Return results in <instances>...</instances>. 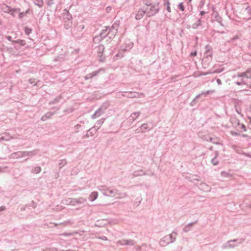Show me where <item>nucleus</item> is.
I'll return each mask as SVG.
<instances>
[{"label": "nucleus", "mask_w": 251, "mask_h": 251, "mask_svg": "<svg viewBox=\"0 0 251 251\" xmlns=\"http://www.w3.org/2000/svg\"><path fill=\"white\" fill-rule=\"evenodd\" d=\"M245 72L234 77L235 83L238 85H246L247 87L251 88V81L248 80Z\"/></svg>", "instance_id": "1"}, {"label": "nucleus", "mask_w": 251, "mask_h": 251, "mask_svg": "<svg viewBox=\"0 0 251 251\" xmlns=\"http://www.w3.org/2000/svg\"><path fill=\"white\" fill-rule=\"evenodd\" d=\"M176 237H173V234H170L163 237L159 242V245L162 247H164L170 243L175 241Z\"/></svg>", "instance_id": "2"}, {"label": "nucleus", "mask_w": 251, "mask_h": 251, "mask_svg": "<svg viewBox=\"0 0 251 251\" xmlns=\"http://www.w3.org/2000/svg\"><path fill=\"white\" fill-rule=\"evenodd\" d=\"M158 8L157 6L150 4L148 5L146 9V12L148 16H151L157 12Z\"/></svg>", "instance_id": "3"}, {"label": "nucleus", "mask_w": 251, "mask_h": 251, "mask_svg": "<svg viewBox=\"0 0 251 251\" xmlns=\"http://www.w3.org/2000/svg\"><path fill=\"white\" fill-rule=\"evenodd\" d=\"M103 194L108 197H115L118 195V190L111 188H106L103 192Z\"/></svg>", "instance_id": "4"}, {"label": "nucleus", "mask_w": 251, "mask_h": 251, "mask_svg": "<svg viewBox=\"0 0 251 251\" xmlns=\"http://www.w3.org/2000/svg\"><path fill=\"white\" fill-rule=\"evenodd\" d=\"M124 96L125 97L130 98H141L144 96V94L142 93H139L133 92H126Z\"/></svg>", "instance_id": "5"}, {"label": "nucleus", "mask_w": 251, "mask_h": 251, "mask_svg": "<svg viewBox=\"0 0 251 251\" xmlns=\"http://www.w3.org/2000/svg\"><path fill=\"white\" fill-rule=\"evenodd\" d=\"M199 188L206 192H210L211 190L210 186L205 183H201L199 185Z\"/></svg>", "instance_id": "6"}, {"label": "nucleus", "mask_w": 251, "mask_h": 251, "mask_svg": "<svg viewBox=\"0 0 251 251\" xmlns=\"http://www.w3.org/2000/svg\"><path fill=\"white\" fill-rule=\"evenodd\" d=\"M1 9L3 12L8 13H11V12H12V11H17V9H11L10 7H9L8 6H7L6 5H5V4H3L1 6Z\"/></svg>", "instance_id": "7"}, {"label": "nucleus", "mask_w": 251, "mask_h": 251, "mask_svg": "<svg viewBox=\"0 0 251 251\" xmlns=\"http://www.w3.org/2000/svg\"><path fill=\"white\" fill-rule=\"evenodd\" d=\"M235 241H236L235 240L228 241V242L226 243L223 246V249H229V248H234V247L237 246L236 245L233 244Z\"/></svg>", "instance_id": "8"}, {"label": "nucleus", "mask_w": 251, "mask_h": 251, "mask_svg": "<svg viewBox=\"0 0 251 251\" xmlns=\"http://www.w3.org/2000/svg\"><path fill=\"white\" fill-rule=\"evenodd\" d=\"M37 152V151L36 150H34V151H24V152H21V154L22 155V157H25V156H33V155L36 154Z\"/></svg>", "instance_id": "9"}, {"label": "nucleus", "mask_w": 251, "mask_h": 251, "mask_svg": "<svg viewBox=\"0 0 251 251\" xmlns=\"http://www.w3.org/2000/svg\"><path fill=\"white\" fill-rule=\"evenodd\" d=\"M98 197V193L96 191L92 192L88 197V200L90 201H94Z\"/></svg>", "instance_id": "10"}, {"label": "nucleus", "mask_w": 251, "mask_h": 251, "mask_svg": "<svg viewBox=\"0 0 251 251\" xmlns=\"http://www.w3.org/2000/svg\"><path fill=\"white\" fill-rule=\"evenodd\" d=\"M148 128V125L147 124H144L142 125V126L136 129V133H139L141 132H145Z\"/></svg>", "instance_id": "11"}, {"label": "nucleus", "mask_w": 251, "mask_h": 251, "mask_svg": "<svg viewBox=\"0 0 251 251\" xmlns=\"http://www.w3.org/2000/svg\"><path fill=\"white\" fill-rule=\"evenodd\" d=\"M86 201V199L80 197L76 199H74V205H75L76 204H82L84 202H85Z\"/></svg>", "instance_id": "12"}, {"label": "nucleus", "mask_w": 251, "mask_h": 251, "mask_svg": "<svg viewBox=\"0 0 251 251\" xmlns=\"http://www.w3.org/2000/svg\"><path fill=\"white\" fill-rule=\"evenodd\" d=\"M72 17L71 14L69 13L68 11H65V12L63 13V19L65 20L66 22H70L71 20Z\"/></svg>", "instance_id": "13"}, {"label": "nucleus", "mask_w": 251, "mask_h": 251, "mask_svg": "<svg viewBox=\"0 0 251 251\" xmlns=\"http://www.w3.org/2000/svg\"><path fill=\"white\" fill-rule=\"evenodd\" d=\"M74 199L68 198L65 199L62 201V203L66 205H74Z\"/></svg>", "instance_id": "14"}, {"label": "nucleus", "mask_w": 251, "mask_h": 251, "mask_svg": "<svg viewBox=\"0 0 251 251\" xmlns=\"http://www.w3.org/2000/svg\"><path fill=\"white\" fill-rule=\"evenodd\" d=\"M215 91L213 90H208L206 92H202L201 94H199L198 95L196 98H195V99L193 101L195 100H196L199 99L200 98L201 96L202 95H204V96H207V95L209 94H211V93H214Z\"/></svg>", "instance_id": "15"}, {"label": "nucleus", "mask_w": 251, "mask_h": 251, "mask_svg": "<svg viewBox=\"0 0 251 251\" xmlns=\"http://www.w3.org/2000/svg\"><path fill=\"white\" fill-rule=\"evenodd\" d=\"M103 112V110L102 108H99L97 111L95 112V113L92 115V118L95 119L97 117H99L102 113Z\"/></svg>", "instance_id": "16"}, {"label": "nucleus", "mask_w": 251, "mask_h": 251, "mask_svg": "<svg viewBox=\"0 0 251 251\" xmlns=\"http://www.w3.org/2000/svg\"><path fill=\"white\" fill-rule=\"evenodd\" d=\"M140 115V112H134L131 114L129 121H131L132 122H133L135 119H136Z\"/></svg>", "instance_id": "17"}, {"label": "nucleus", "mask_w": 251, "mask_h": 251, "mask_svg": "<svg viewBox=\"0 0 251 251\" xmlns=\"http://www.w3.org/2000/svg\"><path fill=\"white\" fill-rule=\"evenodd\" d=\"M196 222H193L189 223L187 225L184 226L183 229V230L185 232H187L190 231L192 227V226L196 223Z\"/></svg>", "instance_id": "18"}, {"label": "nucleus", "mask_w": 251, "mask_h": 251, "mask_svg": "<svg viewBox=\"0 0 251 251\" xmlns=\"http://www.w3.org/2000/svg\"><path fill=\"white\" fill-rule=\"evenodd\" d=\"M206 51L204 53V58H208L209 57L210 58H211V49L209 46H206Z\"/></svg>", "instance_id": "19"}, {"label": "nucleus", "mask_w": 251, "mask_h": 251, "mask_svg": "<svg viewBox=\"0 0 251 251\" xmlns=\"http://www.w3.org/2000/svg\"><path fill=\"white\" fill-rule=\"evenodd\" d=\"M201 25V21L199 19L192 25V27L194 29H197Z\"/></svg>", "instance_id": "20"}, {"label": "nucleus", "mask_w": 251, "mask_h": 251, "mask_svg": "<svg viewBox=\"0 0 251 251\" xmlns=\"http://www.w3.org/2000/svg\"><path fill=\"white\" fill-rule=\"evenodd\" d=\"M21 151L13 153L10 155V157L13 158H21L22 155H21Z\"/></svg>", "instance_id": "21"}, {"label": "nucleus", "mask_w": 251, "mask_h": 251, "mask_svg": "<svg viewBox=\"0 0 251 251\" xmlns=\"http://www.w3.org/2000/svg\"><path fill=\"white\" fill-rule=\"evenodd\" d=\"M145 12H146V11H144V10L139 11L138 12V14L136 15L135 18L137 20L140 19L143 16V15L145 14Z\"/></svg>", "instance_id": "22"}, {"label": "nucleus", "mask_w": 251, "mask_h": 251, "mask_svg": "<svg viewBox=\"0 0 251 251\" xmlns=\"http://www.w3.org/2000/svg\"><path fill=\"white\" fill-rule=\"evenodd\" d=\"M132 175L134 176H137L145 175V173L142 170H139L134 172Z\"/></svg>", "instance_id": "23"}, {"label": "nucleus", "mask_w": 251, "mask_h": 251, "mask_svg": "<svg viewBox=\"0 0 251 251\" xmlns=\"http://www.w3.org/2000/svg\"><path fill=\"white\" fill-rule=\"evenodd\" d=\"M209 140L213 143L214 144H219V139L216 137H209Z\"/></svg>", "instance_id": "24"}, {"label": "nucleus", "mask_w": 251, "mask_h": 251, "mask_svg": "<svg viewBox=\"0 0 251 251\" xmlns=\"http://www.w3.org/2000/svg\"><path fill=\"white\" fill-rule=\"evenodd\" d=\"M99 73V71H95V72H93L92 74H88L87 75H86L85 76V79H88L89 78H92L93 76L96 75L98 73Z\"/></svg>", "instance_id": "25"}, {"label": "nucleus", "mask_w": 251, "mask_h": 251, "mask_svg": "<svg viewBox=\"0 0 251 251\" xmlns=\"http://www.w3.org/2000/svg\"><path fill=\"white\" fill-rule=\"evenodd\" d=\"M34 3L40 7H41L43 5V0H34Z\"/></svg>", "instance_id": "26"}, {"label": "nucleus", "mask_w": 251, "mask_h": 251, "mask_svg": "<svg viewBox=\"0 0 251 251\" xmlns=\"http://www.w3.org/2000/svg\"><path fill=\"white\" fill-rule=\"evenodd\" d=\"M221 175L222 176L225 177H232V175L228 172H226L225 171H222L221 173Z\"/></svg>", "instance_id": "27"}, {"label": "nucleus", "mask_w": 251, "mask_h": 251, "mask_svg": "<svg viewBox=\"0 0 251 251\" xmlns=\"http://www.w3.org/2000/svg\"><path fill=\"white\" fill-rule=\"evenodd\" d=\"M218 155V153L216 152L215 158L211 160V163L213 165H216L218 164L219 161L217 159V156Z\"/></svg>", "instance_id": "28"}, {"label": "nucleus", "mask_w": 251, "mask_h": 251, "mask_svg": "<svg viewBox=\"0 0 251 251\" xmlns=\"http://www.w3.org/2000/svg\"><path fill=\"white\" fill-rule=\"evenodd\" d=\"M102 37L100 35L98 36H95L93 39V41L95 43H98L100 42V41L102 39Z\"/></svg>", "instance_id": "29"}, {"label": "nucleus", "mask_w": 251, "mask_h": 251, "mask_svg": "<svg viewBox=\"0 0 251 251\" xmlns=\"http://www.w3.org/2000/svg\"><path fill=\"white\" fill-rule=\"evenodd\" d=\"M13 42L20 44L21 46H25V42L24 40H18L16 41H13Z\"/></svg>", "instance_id": "30"}, {"label": "nucleus", "mask_w": 251, "mask_h": 251, "mask_svg": "<svg viewBox=\"0 0 251 251\" xmlns=\"http://www.w3.org/2000/svg\"><path fill=\"white\" fill-rule=\"evenodd\" d=\"M41 171V169L39 167H35L34 169H32V173L35 174H38L40 173Z\"/></svg>", "instance_id": "31"}, {"label": "nucleus", "mask_w": 251, "mask_h": 251, "mask_svg": "<svg viewBox=\"0 0 251 251\" xmlns=\"http://www.w3.org/2000/svg\"><path fill=\"white\" fill-rule=\"evenodd\" d=\"M117 244H120L122 246L126 245V240L123 239V240H119L117 242Z\"/></svg>", "instance_id": "32"}, {"label": "nucleus", "mask_w": 251, "mask_h": 251, "mask_svg": "<svg viewBox=\"0 0 251 251\" xmlns=\"http://www.w3.org/2000/svg\"><path fill=\"white\" fill-rule=\"evenodd\" d=\"M104 50V47L103 45H100L98 47V53H102L103 50Z\"/></svg>", "instance_id": "33"}, {"label": "nucleus", "mask_w": 251, "mask_h": 251, "mask_svg": "<svg viewBox=\"0 0 251 251\" xmlns=\"http://www.w3.org/2000/svg\"><path fill=\"white\" fill-rule=\"evenodd\" d=\"M135 242L134 240L131 239L126 240V245L133 246L135 244Z\"/></svg>", "instance_id": "34"}, {"label": "nucleus", "mask_w": 251, "mask_h": 251, "mask_svg": "<svg viewBox=\"0 0 251 251\" xmlns=\"http://www.w3.org/2000/svg\"><path fill=\"white\" fill-rule=\"evenodd\" d=\"M245 73L246 74V75L248 76V80H250V78H251V69L247 70Z\"/></svg>", "instance_id": "35"}, {"label": "nucleus", "mask_w": 251, "mask_h": 251, "mask_svg": "<svg viewBox=\"0 0 251 251\" xmlns=\"http://www.w3.org/2000/svg\"><path fill=\"white\" fill-rule=\"evenodd\" d=\"M107 28L105 29H103L102 31L100 33V35L101 36L102 38L105 37L106 35Z\"/></svg>", "instance_id": "36"}, {"label": "nucleus", "mask_w": 251, "mask_h": 251, "mask_svg": "<svg viewBox=\"0 0 251 251\" xmlns=\"http://www.w3.org/2000/svg\"><path fill=\"white\" fill-rule=\"evenodd\" d=\"M31 31L32 30L27 27H25V33L27 35H28L29 33H30Z\"/></svg>", "instance_id": "37"}, {"label": "nucleus", "mask_w": 251, "mask_h": 251, "mask_svg": "<svg viewBox=\"0 0 251 251\" xmlns=\"http://www.w3.org/2000/svg\"><path fill=\"white\" fill-rule=\"evenodd\" d=\"M98 189L100 191L102 192V193H103L104 192V191L105 190L106 188H105L104 186H102V185H100V186H98Z\"/></svg>", "instance_id": "38"}, {"label": "nucleus", "mask_w": 251, "mask_h": 251, "mask_svg": "<svg viewBox=\"0 0 251 251\" xmlns=\"http://www.w3.org/2000/svg\"><path fill=\"white\" fill-rule=\"evenodd\" d=\"M53 113L51 112L47 113L45 116H46V119H50L52 115H53Z\"/></svg>", "instance_id": "39"}, {"label": "nucleus", "mask_w": 251, "mask_h": 251, "mask_svg": "<svg viewBox=\"0 0 251 251\" xmlns=\"http://www.w3.org/2000/svg\"><path fill=\"white\" fill-rule=\"evenodd\" d=\"M10 139V138H5V136H2L0 138V141L5 140L9 141Z\"/></svg>", "instance_id": "40"}, {"label": "nucleus", "mask_w": 251, "mask_h": 251, "mask_svg": "<svg viewBox=\"0 0 251 251\" xmlns=\"http://www.w3.org/2000/svg\"><path fill=\"white\" fill-rule=\"evenodd\" d=\"M165 4L167 5V10L169 12H171V8L169 6V4H170V3L169 1H167L166 3H165Z\"/></svg>", "instance_id": "41"}, {"label": "nucleus", "mask_w": 251, "mask_h": 251, "mask_svg": "<svg viewBox=\"0 0 251 251\" xmlns=\"http://www.w3.org/2000/svg\"><path fill=\"white\" fill-rule=\"evenodd\" d=\"M103 122L104 119H101L97 122V124L100 126L103 124Z\"/></svg>", "instance_id": "42"}, {"label": "nucleus", "mask_w": 251, "mask_h": 251, "mask_svg": "<svg viewBox=\"0 0 251 251\" xmlns=\"http://www.w3.org/2000/svg\"><path fill=\"white\" fill-rule=\"evenodd\" d=\"M29 82L31 84H33L34 85H37V83H35V79H30L29 80Z\"/></svg>", "instance_id": "43"}, {"label": "nucleus", "mask_w": 251, "mask_h": 251, "mask_svg": "<svg viewBox=\"0 0 251 251\" xmlns=\"http://www.w3.org/2000/svg\"><path fill=\"white\" fill-rule=\"evenodd\" d=\"M178 7H179V8L181 10H182V11H184V7L182 3H179V4L178 5Z\"/></svg>", "instance_id": "44"}, {"label": "nucleus", "mask_w": 251, "mask_h": 251, "mask_svg": "<svg viewBox=\"0 0 251 251\" xmlns=\"http://www.w3.org/2000/svg\"><path fill=\"white\" fill-rule=\"evenodd\" d=\"M71 25H72V22H68V24H66L65 25V27L66 28H69V27L71 26Z\"/></svg>", "instance_id": "45"}, {"label": "nucleus", "mask_w": 251, "mask_h": 251, "mask_svg": "<svg viewBox=\"0 0 251 251\" xmlns=\"http://www.w3.org/2000/svg\"><path fill=\"white\" fill-rule=\"evenodd\" d=\"M113 34H114V33H113V31L111 30L107 35L109 36V38H111L112 36L113 35Z\"/></svg>", "instance_id": "46"}, {"label": "nucleus", "mask_w": 251, "mask_h": 251, "mask_svg": "<svg viewBox=\"0 0 251 251\" xmlns=\"http://www.w3.org/2000/svg\"><path fill=\"white\" fill-rule=\"evenodd\" d=\"M239 125L241 126V128L242 129H243L244 131H246V126L244 125L241 124V125H240L239 124Z\"/></svg>", "instance_id": "47"}, {"label": "nucleus", "mask_w": 251, "mask_h": 251, "mask_svg": "<svg viewBox=\"0 0 251 251\" xmlns=\"http://www.w3.org/2000/svg\"><path fill=\"white\" fill-rule=\"evenodd\" d=\"M6 208L4 206H1L0 207V212L5 210Z\"/></svg>", "instance_id": "48"}, {"label": "nucleus", "mask_w": 251, "mask_h": 251, "mask_svg": "<svg viewBox=\"0 0 251 251\" xmlns=\"http://www.w3.org/2000/svg\"><path fill=\"white\" fill-rule=\"evenodd\" d=\"M100 239H101V240H105V241H106L107 240V238L106 237L103 236H101V237H99Z\"/></svg>", "instance_id": "49"}, {"label": "nucleus", "mask_w": 251, "mask_h": 251, "mask_svg": "<svg viewBox=\"0 0 251 251\" xmlns=\"http://www.w3.org/2000/svg\"><path fill=\"white\" fill-rule=\"evenodd\" d=\"M58 101V100L57 99H55L54 100L51 101L50 102V104H53Z\"/></svg>", "instance_id": "50"}, {"label": "nucleus", "mask_w": 251, "mask_h": 251, "mask_svg": "<svg viewBox=\"0 0 251 251\" xmlns=\"http://www.w3.org/2000/svg\"><path fill=\"white\" fill-rule=\"evenodd\" d=\"M100 222V221H97V223L95 224V226H101V224L99 223ZM101 222H102V221H101Z\"/></svg>", "instance_id": "51"}, {"label": "nucleus", "mask_w": 251, "mask_h": 251, "mask_svg": "<svg viewBox=\"0 0 251 251\" xmlns=\"http://www.w3.org/2000/svg\"><path fill=\"white\" fill-rule=\"evenodd\" d=\"M236 111L239 114H241V109L238 108L237 107H236Z\"/></svg>", "instance_id": "52"}, {"label": "nucleus", "mask_w": 251, "mask_h": 251, "mask_svg": "<svg viewBox=\"0 0 251 251\" xmlns=\"http://www.w3.org/2000/svg\"><path fill=\"white\" fill-rule=\"evenodd\" d=\"M3 136H5V138H10V139L12 138V137H10L9 135L6 133H5Z\"/></svg>", "instance_id": "53"}, {"label": "nucleus", "mask_w": 251, "mask_h": 251, "mask_svg": "<svg viewBox=\"0 0 251 251\" xmlns=\"http://www.w3.org/2000/svg\"><path fill=\"white\" fill-rule=\"evenodd\" d=\"M222 71V70L218 69L213 72V73H219Z\"/></svg>", "instance_id": "54"}, {"label": "nucleus", "mask_w": 251, "mask_h": 251, "mask_svg": "<svg viewBox=\"0 0 251 251\" xmlns=\"http://www.w3.org/2000/svg\"><path fill=\"white\" fill-rule=\"evenodd\" d=\"M197 51H195L191 53V55L193 56H195L197 55Z\"/></svg>", "instance_id": "55"}, {"label": "nucleus", "mask_w": 251, "mask_h": 251, "mask_svg": "<svg viewBox=\"0 0 251 251\" xmlns=\"http://www.w3.org/2000/svg\"><path fill=\"white\" fill-rule=\"evenodd\" d=\"M62 59H63V57L62 56L61 57L58 56L55 59V61H57V60L59 61Z\"/></svg>", "instance_id": "56"}, {"label": "nucleus", "mask_w": 251, "mask_h": 251, "mask_svg": "<svg viewBox=\"0 0 251 251\" xmlns=\"http://www.w3.org/2000/svg\"><path fill=\"white\" fill-rule=\"evenodd\" d=\"M66 163V161L65 160H61V162L59 163V165H64Z\"/></svg>", "instance_id": "57"}, {"label": "nucleus", "mask_w": 251, "mask_h": 251, "mask_svg": "<svg viewBox=\"0 0 251 251\" xmlns=\"http://www.w3.org/2000/svg\"><path fill=\"white\" fill-rule=\"evenodd\" d=\"M62 209V207L61 206H57L56 209V210H60Z\"/></svg>", "instance_id": "58"}, {"label": "nucleus", "mask_w": 251, "mask_h": 251, "mask_svg": "<svg viewBox=\"0 0 251 251\" xmlns=\"http://www.w3.org/2000/svg\"><path fill=\"white\" fill-rule=\"evenodd\" d=\"M47 119L45 115L41 118V120L43 121H45Z\"/></svg>", "instance_id": "59"}, {"label": "nucleus", "mask_w": 251, "mask_h": 251, "mask_svg": "<svg viewBox=\"0 0 251 251\" xmlns=\"http://www.w3.org/2000/svg\"><path fill=\"white\" fill-rule=\"evenodd\" d=\"M24 13H20L19 14V18H21V19L24 16Z\"/></svg>", "instance_id": "60"}, {"label": "nucleus", "mask_w": 251, "mask_h": 251, "mask_svg": "<svg viewBox=\"0 0 251 251\" xmlns=\"http://www.w3.org/2000/svg\"><path fill=\"white\" fill-rule=\"evenodd\" d=\"M217 82L219 85H221L222 84L221 80L219 79H217Z\"/></svg>", "instance_id": "61"}, {"label": "nucleus", "mask_w": 251, "mask_h": 251, "mask_svg": "<svg viewBox=\"0 0 251 251\" xmlns=\"http://www.w3.org/2000/svg\"><path fill=\"white\" fill-rule=\"evenodd\" d=\"M211 73V72H206V73H201V75H206L207 74H210Z\"/></svg>", "instance_id": "62"}, {"label": "nucleus", "mask_w": 251, "mask_h": 251, "mask_svg": "<svg viewBox=\"0 0 251 251\" xmlns=\"http://www.w3.org/2000/svg\"><path fill=\"white\" fill-rule=\"evenodd\" d=\"M6 38H7V39L9 41H12V38H11V36H7V37H6Z\"/></svg>", "instance_id": "63"}, {"label": "nucleus", "mask_w": 251, "mask_h": 251, "mask_svg": "<svg viewBox=\"0 0 251 251\" xmlns=\"http://www.w3.org/2000/svg\"><path fill=\"white\" fill-rule=\"evenodd\" d=\"M204 14H205V12H204V11H201V13H200V14H201V15H204Z\"/></svg>", "instance_id": "64"}]
</instances>
